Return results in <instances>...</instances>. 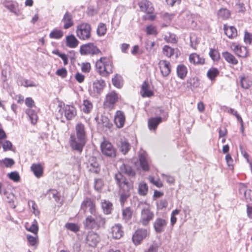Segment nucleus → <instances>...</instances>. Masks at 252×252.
I'll return each instance as SVG.
<instances>
[{
	"instance_id": "nucleus-39",
	"label": "nucleus",
	"mask_w": 252,
	"mask_h": 252,
	"mask_svg": "<svg viewBox=\"0 0 252 252\" xmlns=\"http://www.w3.org/2000/svg\"><path fill=\"white\" fill-rule=\"evenodd\" d=\"M132 211L130 207L124 209L122 211L123 219L125 222H127L132 217Z\"/></svg>"
},
{
	"instance_id": "nucleus-22",
	"label": "nucleus",
	"mask_w": 252,
	"mask_h": 252,
	"mask_svg": "<svg viewBox=\"0 0 252 252\" xmlns=\"http://www.w3.org/2000/svg\"><path fill=\"white\" fill-rule=\"evenodd\" d=\"M126 118L124 113L121 111H117L114 117V123L116 126L119 128L123 127Z\"/></svg>"
},
{
	"instance_id": "nucleus-11",
	"label": "nucleus",
	"mask_w": 252,
	"mask_h": 252,
	"mask_svg": "<svg viewBox=\"0 0 252 252\" xmlns=\"http://www.w3.org/2000/svg\"><path fill=\"white\" fill-rule=\"evenodd\" d=\"M154 217V213L149 208H144L141 212V217L139 220V223L143 226L148 225L150 221H151Z\"/></svg>"
},
{
	"instance_id": "nucleus-5",
	"label": "nucleus",
	"mask_w": 252,
	"mask_h": 252,
	"mask_svg": "<svg viewBox=\"0 0 252 252\" xmlns=\"http://www.w3.org/2000/svg\"><path fill=\"white\" fill-rule=\"evenodd\" d=\"M87 139L71 134L69 138V144L71 149L79 153H81L87 143Z\"/></svg>"
},
{
	"instance_id": "nucleus-37",
	"label": "nucleus",
	"mask_w": 252,
	"mask_h": 252,
	"mask_svg": "<svg viewBox=\"0 0 252 252\" xmlns=\"http://www.w3.org/2000/svg\"><path fill=\"white\" fill-rule=\"evenodd\" d=\"M222 57L229 63L233 64H236L238 63V61L235 57L228 52L222 53Z\"/></svg>"
},
{
	"instance_id": "nucleus-58",
	"label": "nucleus",
	"mask_w": 252,
	"mask_h": 252,
	"mask_svg": "<svg viewBox=\"0 0 252 252\" xmlns=\"http://www.w3.org/2000/svg\"><path fill=\"white\" fill-rule=\"evenodd\" d=\"M112 82L113 85L118 88H120L122 86L120 79L116 76L112 79Z\"/></svg>"
},
{
	"instance_id": "nucleus-61",
	"label": "nucleus",
	"mask_w": 252,
	"mask_h": 252,
	"mask_svg": "<svg viewBox=\"0 0 252 252\" xmlns=\"http://www.w3.org/2000/svg\"><path fill=\"white\" fill-rule=\"evenodd\" d=\"M56 74L62 77H65L67 75V70L65 68L58 69L56 71Z\"/></svg>"
},
{
	"instance_id": "nucleus-59",
	"label": "nucleus",
	"mask_w": 252,
	"mask_h": 252,
	"mask_svg": "<svg viewBox=\"0 0 252 252\" xmlns=\"http://www.w3.org/2000/svg\"><path fill=\"white\" fill-rule=\"evenodd\" d=\"M12 144L11 142L8 140H6L2 144V148L3 149L4 151H6L7 150H11L12 148Z\"/></svg>"
},
{
	"instance_id": "nucleus-6",
	"label": "nucleus",
	"mask_w": 252,
	"mask_h": 252,
	"mask_svg": "<svg viewBox=\"0 0 252 252\" xmlns=\"http://www.w3.org/2000/svg\"><path fill=\"white\" fill-rule=\"evenodd\" d=\"M80 52L82 55H90L94 56L101 55L100 50L92 43L82 45L80 47Z\"/></svg>"
},
{
	"instance_id": "nucleus-41",
	"label": "nucleus",
	"mask_w": 252,
	"mask_h": 252,
	"mask_svg": "<svg viewBox=\"0 0 252 252\" xmlns=\"http://www.w3.org/2000/svg\"><path fill=\"white\" fill-rule=\"evenodd\" d=\"M148 187L147 185L143 182H140L138 185V192L140 195H145L148 192Z\"/></svg>"
},
{
	"instance_id": "nucleus-45",
	"label": "nucleus",
	"mask_w": 252,
	"mask_h": 252,
	"mask_svg": "<svg viewBox=\"0 0 252 252\" xmlns=\"http://www.w3.org/2000/svg\"><path fill=\"white\" fill-rule=\"evenodd\" d=\"M26 113L29 116L31 122L33 124H35L37 120V116L34 111L31 109H28L26 110Z\"/></svg>"
},
{
	"instance_id": "nucleus-48",
	"label": "nucleus",
	"mask_w": 252,
	"mask_h": 252,
	"mask_svg": "<svg viewBox=\"0 0 252 252\" xmlns=\"http://www.w3.org/2000/svg\"><path fill=\"white\" fill-rule=\"evenodd\" d=\"M106 30L107 29L105 25L103 23H100L97 27V34L99 36L104 35L106 33Z\"/></svg>"
},
{
	"instance_id": "nucleus-27",
	"label": "nucleus",
	"mask_w": 252,
	"mask_h": 252,
	"mask_svg": "<svg viewBox=\"0 0 252 252\" xmlns=\"http://www.w3.org/2000/svg\"><path fill=\"white\" fill-rule=\"evenodd\" d=\"M31 170L37 178L41 177L43 173V168L40 163H33L31 167Z\"/></svg>"
},
{
	"instance_id": "nucleus-7",
	"label": "nucleus",
	"mask_w": 252,
	"mask_h": 252,
	"mask_svg": "<svg viewBox=\"0 0 252 252\" xmlns=\"http://www.w3.org/2000/svg\"><path fill=\"white\" fill-rule=\"evenodd\" d=\"M123 174H125L130 177H133L135 175V171L132 167L126 164L123 163L119 168V172L115 175V180L116 181V177L117 175L120 174L123 178H124L127 182H132L130 179L126 178Z\"/></svg>"
},
{
	"instance_id": "nucleus-56",
	"label": "nucleus",
	"mask_w": 252,
	"mask_h": 252,
	"mask_svg": "<svg viewBox=\"0 0 252 252\" xmlns=\"http://www.w3.org/2000/svg\"><path fill=\"white\" fill-rule=\"evenodd\" d=\"M2 162L6 167H11L15 163L13 159L9 158H5Z\"/></svg>"
},
{
	"instance_id": "nucleus-25",
	"label": "nucleus",
	"mask_w": 252,
	"mask_h": 252,
	"mask_svg": "<svg viewBox=\"0 0 252 252\" xmlns=\"http://www.w3.org/2000/svg\"><path fill=\"white\" fill-rule=\"evenodd\" d=\"M233 51L239 57L245 58L248 55V51L246 47L239 45H233Z\"/></svg>"
},
{
	"instance_id": "nucleus-2",
	"label": "nucleus",
	"mask_w": 252,
	"mask_h": 252,
	"mask_svg": "<svg viewBox=\"0 0 252 252\" xmlns=\"http://www.w3.org/2000/svg\"><path fill=\"white\" fill-rule=\"evenodd\" d=\"M85 228L98 229L105 223V220L98 213L88 216L83 221Z\"/></svg>"
},
{
	"instance_id": "nucleus-63",
	"label": "nucleus",
	"mask_w": 252,
	"mask_h": 252,
	"mask_svg": "<svg viewBox=\"0 0 252 252\" xmlns=\"http://www.w3.org/2000/svg\"><path fill=\"white\" fill-rule=\"evenodd\" d=\"M225 160L228 166L233 167V160L230 154H227L225 156Z\"/></svg>"
},
{
	"instance_id": "nucleus-51",
	"label": "nucleus",
	"mask_w": 252,
	"mask_h": 252,
	"mask_svg": "<svg viewBox=\"0 0 252 252\" xmlns=\"http://www.w3.org/2000/svg\"><path fill=\"white\" fill-rule=\"evenodd\" d=\"M28 230L29 231L32 232L35 234H36L38 230V227L37 221L34 220L32 224L31 225L30 227Z\"/></svg>"
},
{
	"instance_id": "nucleus-35",
	"label": "nucleus",
	"mask_w": 252,
	"mask_h": 252,
	"mask_svg": "<svg viewBox=\"0 0 252 252\" xmlns=\"http://www.w3.org/2000/svg\"><path fill=\"white\" fill-rule=\"evenodd\" d=\"M101 207L105 214H109L112 210V204L109 201L103 200L101 201Z\"/></svg>"
},
{
	"instance_id": "nucleus-26",
	"label": "nucleus",
	"mask_w": 252,
	"mask_h": 252,
	"mask_svg": "<svg viewBox=\"0 0 252 252\" xmlns=\"http://www.w3.org/2000/svg\"><path fill=\"white\" fill-rule=\"evenodd\" d=\"M95 119L98 124L101 125L102 126L110 128L112 126L108 117L102 115H101L100 116H97Z\"/></svg>"
},
{
	"instance_id": "nucleus-40",
	"label": "nucleus",
	"mask_w": 252,
	"mask_h": 252,
	"mask_svg": "<svg viewBox=\"0 0 252 252\" xmlns=\"http://www.w3.org/2000/svg\"><path fill=\"white\" fill-rule=\"evenodd\" d=\"M63 35V32L62 30L55 29L49 34V37L54 39H60Z\"/></svg>"
},
{
	"instance_id": "nucleus-16",
	"label": "nucleus",
	"mask_w": 252,
	"mask_h": 252,
	"mask_svg": "<svg viewBox=\"0 0 252 252\" xmlns=\"http://www.w3.org/2000/svg\"><path fill=\"white\" fill-rule=\"evenodd\" d=\"M87 168L90 172L94 173H98L100 171V167L97 159L93 157L89 158L87 163Z\"/></svg>"
},
{
	"instance_id": "nucleus-4",
	"label": "nucleus",
	"mask_w": 252,
	"mask_h": 252,
	"mask_svg": "<svg viewBox=\"0 0 252 252\" xmlns=\"http://www.w3.org/2000/svg\"><path fill=\"white\" fill-rule=\"evenodd\" d=\"M91 26L87 23H83L78 25L76 27L77 37L81 40H89L91 36Z\"/></svg>"
},
{
	"instance_id": "nucleus-46",
	"label": "nucleus",
	"mask_w": 252,
	"mask_h": 252,
	"mask_svg": "<svg viewBox=\"0 0 252 252\" xmlns=\"http://www.w3.org/2000/svg\"><path fill=\"white\" fill-rule=\"evenodd\" d=\"M163 54L167 57H171L174 54L175 50L168 45H165L162 49Z\"/></svg>"
},
{
	"instance_id": "nucleus-14",
	"label": "nucleus",
	"mask_w": 252,
	"mask_h": 252,
	"mask_svg": "<svg viewBox=\"0 0 252 252\" xmlns=\"http://www.w3.org/2000/svg\"><path fill=\"white\" fill-rule=\"evenodd\" d=\"M73 134L87 140V127L81 122L76 124L75 126V133Z\"/></svg>"
},
{
	"instance_id": "nucleus-28",
	"label": "nucleus",
	"mask_w": 252,
	"mask_h": 252,
	"mask_svg": "<svg viewBox=\"0 0 252 252\" xmlns=\"http://www.w3.org/2000/svg\"><path fill=\"white\" fill-rule=\"evenodd\" d=\"M117 145L124 154H126L130 148L129 144L125 139H121L118 142Z\"/></svg>"
},
{
	"instance_id": "nucleus-64",
	"label": "nucleus",
	"mask_w": 252,
	"mask_h": 252,
	"mask_svg": "<svg viewBox=\"0 0 252 252\" xmlns=\"http://www.w3.org/2000/svg\"><path fill=\"white\" fill-rule=\"evenodd\" d=\"M26 105L29 108H32L34 105V102L31 97H27L25 100Z\"/></svg>"
},
{
	"instance_id": "nucleus-9",
	"label": "nucleus",
	"mask_w": 252,
	"mask_h": 252,
	"mask_svg": "<svg viewBox=\"0 0 252 252\" xmlns=\"http://www.w3.org/2000/svg\"><path fill=\"white\" fill-rule=\"evenodd\" d=\"M100 147L102 153L105 156L111 158L116 157V149L110 142L107 141H104L101 143Z\"/></svg>"
},
{
	"instance_id": "nucleus-31",
	"label": "nucleus",
	"mask_w": 252,
	"mask_h": 252,
	"mask_svg": "<svg viewBox=\"0 0 252 252\" xmlns=\"http://www.w3.org/2000/svg\"><path fill=\"white\" fill-rule=\"evenodd\" d=\"M3 195L6 197V201L9 203L12 208H15L16 206V204L15 203L16 200V197L13 193L7 192L6 190L3 191Z\"/></svg>"
},
{
	"instance_id": "nucleus-1",
	"label": "nucleus",
	"mask_w": 252,
	"mask_h": 252,
	"mask_svg": "<svg viewBox=\"0 0 252 252\" xmlns=\"http://www.w3.org/2000/svg\"><path fill=\"white\" fill-rule=\"evenodd\" d=\"M116 178V184L120 189V201L121 205L123 206L133 190V182H127L120 174L117 175Z\"/></svg>"
},
{
	"instance_id": "nucleus-32",
	"label": "nucleus",
	"mask_w": 252,
	"mask_h": 252,
	"mask_svg": "<svg viewBox=\"0 0 252 252\" xmlns=\"http://www.w3.org/2000/svg\"><path fill=\"white\" fill-rule=\"evenodd\" d=\"M224 31L225 34L230 38H233L237 35L236 29L233 26L226 27L224 25Z\"/></svg>"
},
{
	"instance_id": "nucleus-53",
	"label": "nucleus",
	"mask_w": 252,
	"mask_h": 252,
	"mask_svg": "<svg viewBox=\"0 0 252 252\" xmlns=\"http://www.w3.org/2000/svg\"><path fill=\"white\" fill-rule=\"evenodd\" d=\"M146 31L148 34L156 35L157 34L156 28L153 25L147 26Z\"/></svg>"
},
{
	"instance_id": "nucleus-44",
	"label": "nucleus",
	"mask_w": 252,
	"mask_h": 252,
	"mask_svg": "<svg viewBox=\"0 0 252 252\" xmlns=\"http://www.w3.org/2000/svg\"><path fill=\"white\" fill-rule=\"evenodd\" d=\"M230 15V11L225 8H222L218 11V17L223 19H227Z\"/></svg>"
},
{
	"instance_id": "nucleus-23",
	"label": "nucleus",
	"mask_w": 252,
	"mask_h": 252,
	"mask_svg": "<svg viewBox=\"0 0 252 252\" xmlns=\"http://www.w3.org/2000/svg\"><path fill=\"white\" fill-rule=\"evenodd\" d=\"M118 100V94L114 91L109 92L106 96L104 104L106 106H110L114 105Z\"/></svg>"
},
{
	"instance_id": "nucleus-8",
	"label": "nucleus",
	"mask_w": 252,
	"mask_h": 252,
	"mask_svg": "<svg viewBox=\"0 0 252 252\" xmlns=\"http://www.w3.org/2000/svg\"><path fill=\"white\" fill-rule=\"evenodd\" d=\"M105 85V81L103 80H96L90 87V94L93 96H97L102 92Z\"/></svg>"
},
{
	"instance_id": "nucleus-29",
	"label": "nucleus",
	"mask_w": 252,
	"mask_h": 252,
	"mask_svg": "<svg viewBox=\"0 0 252 252\" xmlns=\"http://www.w3.org/2000/svg\"><path fill=\"white\" fill-rule=\"evenodd\" d=\"M162 122V118L160 117L152 118L148 120V127L150 130H155L158 126Z\"/></svg>"
},
{
	"instance_id": "nucleus-55",
	"label": "nucleus",
	"mask_w": 252,
	"mask_h": 252,
	"mask_svg": "<svg viewBox=\"0 0 252 252\" xmlns=\"http://www.w3.org/2000/svg\"><path fill=\"white\" fill-rule=\"evenodd\" d=\"M244 41L246 44H252V33L246 32L244 35Z\"/></svg>"
},
{
	"instance_id": "nucleus-54",
	"label": "nucleus",
	"mask_w": 252,
	"mask_h": 252,
	"mask_svg": "<svg viewBox=\"0 0 252 252\" xmlns=\"http://www.w3.org/2000/svg\"><path fill=\"white\" fill-rule=\"evenodd\" d=\"M29 205L32 204V208L33 210V213L37 216L39 214V211L37 209V206L34 201L31 200L28 202Z\"/></svg>"
},
{
	"instance_id": "nucleus-12",
	"label": "nucleus",
	"mask_w": 252,
	"mask_h": 252,
	"mask_svg": "<svg viewBox=\"0 0 252 252\" xmlns=\"http://www.w3.org/2000/svg\"><path fill=\"white\" fill-rule=\"evenodd\" d=\"M167 224V220L161 218H158L154 222L153 226L157 233H161L164 231Z\"/></svg>"
},
{
	"instance_id": "nucleus-57",
	"label": "nucleus",
	"mask_w": 252,
	"mask_h": 252,
	"mask_svg": "<svg viewBox=\"0 0 252 252\" xmlns=\"http://www.w3.org/2000/svg\"><path fill=\"white\" fill-rule=\"evenodd\" d=\"M236 8L239 12H243L245 10L244 4L240 0L237 2Z\"/></svg>"
},
{
	"instance_id": "nucleus-24",
	"label": "nucleus",
	"mask_w": 252,
	"mask_h": 252,
	"mask_svg": "<svg viewBox=\"0 0 252 252\" xmlns=\"http://www.w3.org/2000/svg\"><path fill=\"white\" fill-rule=\"evenodd\" d=\"M111 234L113 238L115 239L121 238L124 234L122 225L120 224H117L112 226L111 228Z\"/></svg>"
},
{
	"instance_id": "nucleus-50",
	"label": "nucleus",
	"mask_w": 252,
	"mask_h": 252,
	"mask_svg": "<svg viewBox=\"0 0 252 252\" xmlns=\"http://www.w3.org/2000/svg\"><path fill=\"white\" fill-rule=\"evenodd\" d=\"M65 226L66 228L74 232H77L79 230V227L74 223H67Z\"/></svg>"
},
{
	"instance_id": "nucleus-30",
	"label": "nucleus",
	"mask_w": 252,
	"mask_h": 252,
	"mask_svg": "<svg viewBox=\"0 0 252 252\" xmlns=\"http://www.w3.org/2000/svg\"><path fill=\"white\" fill-rule=\"evenodd\" d=\"M141 93L143 97H150L153 95V92L149 90V85L146 81L141 86Z\"/></svg>"
},
{
	"instance_id": "nucleus-21",
	"label": "nucleus",
	"mask_w": 252,
	"mask_h": 252,
	"mask_svg": "<svg viewBox=\"0 0 252 252\" xmlns=\"http://www.w3.org/2000/svg\"><path fill=\"white\" fill-rule=\"evenodd\" d=\"M62 22L63 24V27L64 29H68L73 26L74 22L72 15L70 12L66 11L63 15Z\"/></svg>"
},
{
	"instance_id": "nucleus-19",
	"label": "nucleus",
	"mask_w": 252,
	"mask_h": 252,
	"mask_svg": "<svg viewBox=\"0 0 252 252\" xmlns=\"http://www.w3.org/2000/svg\"><path fill=\"white\" fill-rule=\"evenodd\" d=\"M147 230L145 229H139L133 235L132 240L136 244H139L140 242L146 237Z\"/></svg>"
},
{
	"instance_id": "nucleus-10",
	"label": "nucleus",
	"mask_w": 252,
	"mask_h": 252,
	"mask_svg": "<svg viewBox=\"0 0 252 252\" xmlns=\"http://www.w3.org/2000/svg\"><path fill=\"white\" fill-rule=\"evenodd\" d=\"M81 209L84 212H89L91 214H94L98 213L96 209L95 204L94 201L90 198L86 197L83 201Z\"/></svg>"
},
{
	"instance_id": "nucleus-18",
	"label": "nucleus",
	"mask_w": 252,
	"mask_h": 252,
	"mask_svg": "<svg viewBox=\"0 0 252 252\" xmlns=\"http://www.w3.org/2000/svg\"><path fill=\"white\" fill-rule=\"evenodd\" d=\"M158 66L162 76L166 77L169 75L171 72V67L169 62L161 60L158 63Z\"/></svg>"
},
{
	"instance_id": "nucleus-52",
	"label": "nucleus",
	"mask_w": 252,
	"mask_h": 252,
	"mask_svg": "<svg viewBox=\"0 0 252 252\" xmlns=\"http://www.w3.org/2000/svg\"><path fill=\"white\" fill-rule=\"evenodd\" d=\"M8 176L11 180L14 182H17L20 180V176L18 173L16 171L11 172L8 174Z\"/></svg>"
},
{
	"instance_id": "nucleus-15",
	"label": "nucleus",
	"mask_w": 252,
	"mask_h": 252,
	"mask_svg": "<svg viewBox=\"0 0 252 252\" xmlns=\"http://www.w3.org/2000/svg\"><path fill=\"white\" fill-rule=\"evenodd\" d=\"M3 4L6 8L13 13L16 16L21 14V11L19 9V4L17 2L12 1L4 0Z\"/></svg>"
},
{
	"instance_id": "nucleus-3",
	"label": "nucleus",
	"mask_w": 252,
	"mask_h": 252,
	"mask_svg": "<svg viewBox=\"0 0 252 252\" xmlns=\"http://www.w3.org/2000/svg\"><path fill=\"white\" fill-rule=\"evenodd\" d=\"M97 72L103 76L112 73L113 66L110 61L106 57H101L95 63Z\"/></svg>"
},
{
	"instance_id": "nucleus-49",
	"label": "nucleus",
	"mask_w": 252,
	"mask_h": 252,
	"mask_svg": "<svg viewBox=\"0 0 252 252\" xmlns=\"http://www.w3.org/2000/svg\"><path fill=\"white\" fill-rule=\"evenodd\" d=\"M209 54L214 61H218L220 59V54L216 49H210Z\"/></svg>"
},
{
	"instance_id": "nucleus-34",
	"label": "nucleus",
	"mask_w": 252,
	"mask_h": 252,
	"mask_svg": "<svg viewBox=\"0 0 252 252\" xmlns=\"http://www.w3.org/2000/svg\"><path fill=\"white\" fill-rule=\"evenodd\" d=\"M189 60L193 64H203L204 63V59L200 58L198 55L195 53L190 55Z\"/></svg>"
},
{
	"instance_id": "nucleus-62",
	"label": "nucleus",
	"mask_w": 252,
	"mask_h": 252,
	"mask_svg": "<svg viewBox=\"0 0 252 252\" xmlns=\"http://www.w3.org/2000/svg\"><path fill=\"white\" fill-rule=\"evenodd\" d=\"M82 71L84 72H89L91 69V65L89 63H83L81 66Z\"/></svg>"
},
{
	"instance_id": "nucleus-47",
	"label": "nucleus",
	"mask_w": 252,
	"mask_h": 252,
	"mask_svg": "<svg viewBox=\"0 0 252 252\" xmlns=\"http://www.w3.org/2000/svg\"><path fill=\"white\" fill-rule=\"evenodd\" d=\"M240 84L242 88L247 89L252 85V82L246 78L241 77Z\"/></svg>"
},
{
	"instance_id": "nucleus-20",
	"label": "nucleus",
	"mask_w": 252,
	"mask_h": 252,
	"mask_svg": "<svg viewBox=\"0 0 252 252\" xmlns=\"http://www.w3.org/2000/svg\"><path fill=\"white\" fill-rule=\"evenodd\" d=\"M138 5L141 11L148 14H152L154 11L153 4L147 0H143L138 3Z\"/></svg>"
},
{
	"instance_id": "nucleus-42",
	"label": "nucleus",
	"mask_w": 252,
	"mask_h": 252,
	"mask_svg": "<svg viewBox=\"0 0 252 252\" xmlns=\"http://www.w3.org/2000/svg\"><path fill=\"white\" fill-rule=\"evenodd\" d=\"M83 111L86 114L89 113L93 108V104L91 101L85 99L83 103Z\"/></svg>"
},
{
	"instance_id": "nucleus-36",
	"label": "nucleus",
	"mask_w": 252,
	"mask_h": 252,
	"mask_svg": "<svg viewBox=\"0 0 252 252\" xmlns=\"http://www.w3.org/2000/svg\"><path fill=\"white\" fill-rule=\"evenodd\" d=\"M177 73L179 77L184 79L187 73V68L183 64H179L177 67Z\"/></svg>"
},
{
	"instance_id": "nucleus-17",
	"label": "nucleus",
	"mask_w": 252,
	"mask_h": 252,
	"mask_svg": "<svg viewBox=\"0 0 252 252\" xmlns=\"http://www.w3.org/2000/svg\"><path fill=\"white\" fill-rule=\"evenodd\" d=\"M86 240L87 243L90 246L94 247L99 242L100 238L97 233L93 231H90L87 235Z\"/></svg>"
},
{
	"instance_id": "nucleus-13",
	"label": "nucleus",
	"mask_w": 252,
	"mask_h": 252,
	"mask_svg": "<svg viewBox=\"0 0 252 252\" xmlns=\"http://www.w3.org/2000/svg\"><path fill=\"white\" fill-rule=\"evenodd\" d=\"M63 112L67 120H72L76 115L77 111L73 105H66L63 108Z\"/></svg>"
},
{
	"instance_id": "nucleus-33",
	"label": "nucleus",
	"mask_w": 252,
	"mask_h": 252,
	"mask_svg": "<svg viewBox=\"0 0 252 252\" xmlns=\"http://www.w3.org/2000/svg\"><path fill=\"white\" fill-rule=\"evenodd\" d=\"M66 45L72 48L77 46L79 41L73 35H70L66 36Z\"/></svg>"
},
{
	"instance_id": "nucleus-43",
	"label": "nucleus",
	"mask_w": 252,
	"mask_h": 252,
	"mask_svg": "<svg viewBox=\"0 0 252 252\" xmlns=\"http://www.w3.org/2000/svg\"><path fill=\"white\" fill-rule=\"evenodd\" d=\"M219 71L216 68H211L207 72V77L212 81L215 80V78L219 75Z\"/></svg>"
},
{
	"instance_id": "nucleus-38",
	"label": "nucleus",
	"mask_w": 252,
	"mask_h": 252,
	"mask_svg": "<svg viewBox=\"0 0 252 252\" xmlns=\"http://www.w3.org/2000/svg\"><path fill=\"white\" fill-rule=\"evenodd\" d=\"M139 160L140 164V166L143 170L147 171L149 169V163L146 158L145 156L141 154L139 156Z\"/></svg>"
},
{
	"instance_id": "nucleus-60",
	"label": "nucleus",
	"mask_w": 252,
	"mask_h": 252,
	"mask_svg": "<svg viewBox=\"0 0 252 252\" xmlns=\"http://www.w3.org/2000/svg\"><path fill=\"white\" fill-rule=\"evenodd\" d=\"M149 180L151 183H152L154 185L158 188L162 187L163 186L162 182L158 179L155 180L153 177H150Z\"/></svg>"
}]
</instances>
